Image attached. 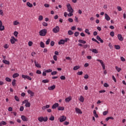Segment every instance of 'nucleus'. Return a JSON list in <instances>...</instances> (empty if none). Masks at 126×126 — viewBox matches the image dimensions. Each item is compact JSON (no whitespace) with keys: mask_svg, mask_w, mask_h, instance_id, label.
I'll return each instance as SVG.
<instances>
[{"mask_svg":"<svg viewBox=\"0 0 126 126\" xmlns=\"http://www.w3.org/2000/svg\"><path fill=\"white\" fill-rule=\"evenodd\" d=\"M38 120L40 123H42V122H47V121H48V117H43L42 116H41L38 118Z\"/></svg>","mask_w":126,"mask_h":126,"instance_id":"nucleus-1","label":"nucleus"},{"mask_svg":"<svg viewBox=\"0 0 126 126\" xmlns=\"http://www.w3.org/2000/svg\"><path fill=\"white\" fill-rule=\"evenodd\" d=\"M46 34H47L46 29H43L39 31L40 36H46Z\"/></svg>","mask_w":126,"mask_h":126,"instance_id":"nucleus-2","label":"nucleus"},{"mask_svg":"<svg viewBox=\"0 0 126 126\" xmlns=\"http://www.w3.org/2000/svg\"><path fill=\"white\" fill-rule=\"evenodd\" d=\"M52 31L54 33H58V32H60V27L58 26H56L53 28Z\"/></svg>","mask_w":126,"mask_h":126,"instance_id":"nucleus-3","label":"nucleus"},{"mask_svg":"<svg viewBox=\"0 0 126 126\" xmlns=\"http://www.w3.org/2000/svg\"><path fill=\"white\" fill-rule=\"evenodd\" d=\"M67 11L69 12H73V9H72V7H71V6L70 5V4H67Z\"/></svg>","mask_w":126,"mask_h":126,"instance_id":"nucleus-4","label":"nucleus"},{"mask_svg":"<svg viewBox=\"0 0 126 126\" xmlns=\"http://www.w3.org/2000/svg\"><path fill=\"white\" fill-rule=\"evenodd\" d=\"M22 78H24L25 80L28 79V80H32V78L28 75H22Z\"/></svg>","mask_w":126,"mask_h":126,"instance_id":"nucleus-5","label":"nucleus"},{"mask_svg":"<svg viewBox=\"0 0 126 126\" xmlns=\"http://www.w3.org/2000/svg\"><path fill=\"white\" fill-rule=\"evenodd\" d=\"M17 39H16L15 38V37H14V36H12L11 37L10 42H11V44H14V43H15V42H17Z\"/></svg>","mask_w":126,"mask_h":126,"instance_id":"nucleus-6","label":"nucleus"},{"mask_svg":"<svg viewBox=\"0 0 126 126\" xmlns=\"http://www.w3.org/2000/svg\"><path fill=\"white\" fill-rule=\"evenodd\" d=\"M65 120H66V117L64 116H61L60 122L61 123H63V122H64Z\"/></svg>","mask_w":126,"mask_h":126,"instance_id":"nucleus-7","label":"nucleus"},{"mask_svg":"<svg viewBox=\"0 0 126 126\" xmlns=\"http://www.w3.org/2000/svg\"><path fill=\"white\" fill-rule=\"evenodd\" d=\"M4 30V26H2V22L0 20V31H3Z\"/></svg>","mask_w":126,"mask_h":126,"instance_id":"nucleus-8","label":"nucleus"},{"mask_svg":"<svg viewBox=\"0 0 126 126\" xmlns=\"http://www.w3.org/2000/svg\"><path fill=\"white\" fill-rule=\"evenodd\" d=\"M117 37L119 41H124V37H123V35H122V34H118L117 35Z\"/></svg>","mask_w":126,"mask_h":126,"instance_id":"nucleus-9","label":"nucleus"},{"mask_svg":"<svg viewBox=\"0 0 126 126\" xmlns=\"http://www.w3.org/2000/svg\"><path fill=\"white\" fill-rule=\"evenodd\" d=\"M75 112L77 114H82V111H81V110H80V109L76 107L75 108Z\"/></svg>","mask_w":126,"mask_h":126,"instance_id":"nucleus-10","label":"nucleus"},{"mask_svg":"<svg viewBox=\"0 0 126 126\" xmlns=\"http://www.w3.org/2000/svg\"><path fill=\"white\" fill-rule=\"evenodd\" d=\"M21 118L22 121H23V122H27L28 121V118H27L24 115H22Z\"/></svg>","mask_w":126,"mask_h":126,"instance_id":"nucleus-11","label":"nucleus"},{"mask_svg":"<svg viewBox=\"0 0 126 126\" xmlns=\"http://www.w3.org/2000/svg\"><path fill=\"white\" fill-rule=\"evenodd\" d=\"M104 15H105V19H106L107 21H110V20H111V18H110V16H109L108 14L105 13Z\"/></svg>","mask_w":126,"mask_h":126,"instance_id":"nucleus-12","label":"nucleus"},{"mask_svg":"<svg viewBox=\"0 0 126 126\" xmlns=\"http://www.w3.org/2000/svg\"><path fill=\"white\" fill-rule=\"evenodd\" d=\"M59 104L58 103H56L54 104L52 106V109H57V108L59 107Z\"/></svg>","mask_w":126,"mask_h":126,"instance_id":"nucleus-13","label":"nucleus"},{"mask_svg":"<svg viewBox=\"0 0 126 126\" xmlns=\"http://www.w3.org/2000/svg\"><path fill=\"white\" fill-rule=\"evenodd\" d=\"M28 94H30L31 95V97H33V96H34V94H35L34 92L30 90H29L28 91Z\"/></svg>","mask_w":126,"mask_h":126,"instance_id":"nucleus-14","label":"nucleus"},{"mask_svg":"<svg viewBox=\"0 0 126 126\" xmlns=\"http://www.w3.org/2000/svg\"><path fill=\"white\" fill-rule=\"evenodd\" d=\"M49 108H50V105L47 104L46 105L42 107V110L45 111L46 109H49Z\"/></svg>","mask_w":126,"mask_h":126,"instance_id":"nucleus-15","label":"nucleus"},{"mask_svg":"<svg viewBox=\"0 0 126 126\" xmlns=\"http://www.w3.org/2000/svg\"><path fill=\"white\" fill-rule=\"evenodd\" d=\"M55 88H56V85H53L52 86L49 87L48 89V90H54V89H55Z\"/></svg>","mask_w":126,"mask_h":126,"instance_id":"nucleus-16","label":"nucleus"},{"mask_svg":"<svg viewBox=\"0 0 126 126\" xmlns=\"http://www.w3.org/2000/svg\"><path fill=\"white\" fill-rule=\"evenodd\" d=\"M71 100V96H69L65 99V102H66V103H68V102L70 101Z\"/></svg>","mask_w":126,"mask_h":126,"instance_id":"nucleus-17","label":"nucleus"},{"mask_svg":"<svg viewBox=\"0 0 126 126\" xmlns=\"http://www.w3.org/2000/svg\"><path fill=\"white\" fill-rule=\"evenodd\" d=\"M96 39L97 40H98V41H100V43H104V41L103 40V39H101V37H100L99 35L96 36Z\"/></svg>","mask_w":126,"mask_h":126,"instance_id":"nucleus-18","label":"nucleus"},{"mask_svg":"<svg viewBox=\"0 0 126 126\" xmlns=\"http://www.w3.org/2000/svg\"><path fill=\"white\" fill-rule=\"evenodd\" d=\"M79 100L80 102H81V103H83V102H84V97H83L82 95H81L79 98Z\"/></svg>","mask_w":126,"mask_h":126,"instance_id":"nucleus-19","label":"nucleus"},{"mask_svg":"<svg viewBox=\"0 0 126 126\" xmlns=\"http://www.w3.org/2000/svg\"><path fill=\"white\" fill-rule=\"evenodd\" d=\"M64 40L63 39H61L59 42L58 44L59 45H63V44H64Z\"/></svg>","mask_w":126,"mask_h":126,"instance_id":"nucleus-20","label":"nucleus"},{"mask_svg":"<svg viewBox=\"0 0 126 126\" xmlns=\"http://www.w3.org/2000/svg\"><path fill=\"white\" fill-rule=\"evenodd\" d=\"M27 5L28 6V7H33V4L30 2H27Z\"/></svg>","mask_w":126,"mask_h":126,"instance_id":"nucleus-21","label":"nucleus"},{"mask_svg":"<svg viewBox=\"0 0 126 126\" xmlns=\"http://www.w3.org/2000/svg\"><path fill=\"white\" fill-rule=\"evenodd\" d=\"M35 65L36 67H39V68H41V65L40 64L38 63V62H36V61H34Z\"/></svg>","mask_w":126,"mask_h":126,"instance_id":"nucleus-22","label":"nucleus"},{"mask_svg":"<svg viewBox=\"0 0 126 126\" xmlns=\"http://www.w3.org/2000/svg\"><path fill=\"white\" fill-rule=\"evenodd\" d=\"M58 111H63L64 110V107L63 106H58Z\"/></svg>","mask_w":126,"mask_h":126,"instance_id":"nucleus-23","label":"nucleus"},{"mask_svg":"<svg viewBox=\"0 0 126 126\" xmlns=\"http://www.w3.org/2000/svg\"><path fill=\"white\" fill-rule=\"evenodd\" d=\"M2 62L3 63H5V64H9V63H10L9 61L5 60H3L2 61Z\"/></svg>","mask_w":126,"mask_h":126,"instance_id":"nucleus-24","label":"nucleus"},{"mask_svg":"<svg viewBox=\"0 0 126 126\" xmlns=\"http://www.w3.org/2000/svg\"><path fill=\"white\" fill-rule=\"evenodd\" d=\"M18 76H19V74L17 73H15L13 75V78H16V77H18Z\"/></svg>","mask_w":126,"mask_h":126,"instance_id":"nucleus-25","label":"nucleus"},{"mask_svg":"<svg viewBox=\"0 0 126 126\" xmlns=\"http://www.w3.org/2000/svg\"><path fill=\"white\" fill-rule=\"evenodd\" d=\"M79 43H81L82 44H86V41L82 39H80L78 40Z\"/></svg>","mask_w":126,"mask_h":126,"instance_id":"nucleus-26","label":"nucleus"},{"mask_svg":"<svg viewBox=\"0 0 126 126\" xmlns=\"http://www.w3.org/2000/svg\"><path fill=\"white\" fill-rule=\"evenodd\" d=\"M92 52L94 53V54H98V50H97L96 49H93L92 50Z\"/></svg>","mask_w":126,"mask_h":126,"instance_id":"nucleus-27","label":"nucleus"},{"mask_svg":"<svg viewBox=\"0 0 126 126\" xmlns=\"http://www.w3.org/2000/svg\"><path fill=\"white\" fill-rule=\"evenodd\" d=\"M80 68V66H75L73 67V70H77V69H79Z\"/></svg>","mask_w":126,"mask_h":126,"instance_id":"nucleus-28","label":"nucleus"},{"mask_svg":"<svg viewBox=\"0 0 126 126\" xmlns=\"http://www.w3.org/2000/svg\"><path fill=\"white\" fill-rule=\"evenodd\" d=\"M49 81L48 79H44L42 80V82L43 83H49Z\"/></svg>","mask_w":126,"mask_h":126,"instance_id":"nucleus-29","label":"nucleus"},{"mask_svg":"<svg viewBox=\"0 0 126 126\" xmlns=\"http://www.w3.org/2000/svg\"><path fill=\"white\" fill-rule=\"evenodd\" d=\"M5 125H6V122L5 121H1V123H0V126H5Z\"/></svg>","mask_w":126,"mask_h":126,"instance_id":"nucleus-30","label":"nucleus"},{"mask_svg":"<svg viewBox=\"0 0 126 126\" xmlns=\"http://www.w3.org/2000/svg\"><path fill=\"white\" fill-rule=\"evenodd\" d=\"M96 61H97V62H99V63H101V65H103L104 64V62H103L102 60L97 59Z\"/></svg>","mask_w":126,"mask_h":126,"instance_id":"nucleus-31","label":"nucleus"},{"mask_svg":"<svg viewBox=\"0 0 126 126\" xmlns=\"http://www.w3.org/2000/svg\"><path fill=\"white\" fill-rule=\"evenodd\" d=\"M115 68H116V70L118 71V72H120V71H121V70H122V68H119V67H118V66H116Z\"/></svg>","mask_w":126,"mask_h":126,"instance_id":"nucleus-32","label":"nucleus"},{"mask_svg":"<svg viewBox=\"0 0 126 126\" xmlns=\"http://www.w3.org/2000/svg\"><path fill=\"white\" fill-rule=\"evenodd\" d=\"M85 32L86 33V34H88V35H90V32H89V30L88 29H86L85 30Z\"/></svg>","mask_w":126,"mask_h":126,"instance_id":"nucleus-33","label":"nucleus"},{"mask_svg":"<svg viewBox=\"0 0 126 126\" xmlns=\"http://www.w3.org/2000/svg\"><path fill=\"white\" fill-rule=\"evenodd\" d=\"M12 84L13 86H15V85L16 84V80L15 79L13 80L12 82Z\"/></svg>","mask_w":126,"mask_h":126,"instance_id":"nucleus-34","label":"nucleus"},{"mask_svg":"<svg viewBox=\"0 0 126 126\" xmlns=\"http://www.w3.org/2000/svg\"><path fill=\"white\" fill-rule=\"evenodd\" d=\"M40 47L41 48H45V43L42 41L40 42Z\"/></svg>","mask_w":126,"mask_h":126,"instance_id":"nucleus-35","label":"nucleus"},{"mask_svg":"<svg viewBox=\"0 0 126 126\" xmlns=\"http://www.w3.org/2000/svg\"><path fill=\"white\" fill-rule=\"evenodd\" d=\"M5 80H6V81H7V82H11V79L8 77H6Z\"/></svg>","mask_w":126,"mask_h":126,"instance_id":"nucleus-36","label":"nucleus"},{"mask_svg":"<svg viewBox=\"0 0 126 126\" xmlns=\"http://www.w3.org/2000/svg\"><path fill=\"white\" fill-rule=\"evenodd\" d=\"M30 106H31V105L30 104V102H29L28 101L25 104V107H29H29H30Z\"/></svg>","mask_w":126,"mask_h":126,"instance_id":"nucleus-37","label":"nucleus"},{"mask_svg":"<svg viewBox=\"0 0 126 126\" xmlns=\"http://www.w3.org/2000/svg\"><path fill=\"white\" fill-rule=\"evenodd\" d=\"M14 98H15V100H16L17 102H19L20 101V100L19 99V98L18 97V96H17V95H15L14 96Z\"/></svg>","mask_w":126,"mask_h":126,"instance_id":"nucleus-38","label":"nucleus"},{"mask_svg":"<svg viewBox=\"0 0 126 126\" xmlns=\"http://www.w3.org/2000/svg\"><path fill=\"white\" fill-rule=\"evenodd\" d=\"M50 42H51V39L48 38L47 41H46V45H49V44H50Z\"/></svg>","mask_w":126,"mask_h":126,"instance_id":"nucleus-39","label":"nucleus"},{"mask_svg":"<svg viewBox=\"0 0 126 126\" xmlns=\"http://www.w3.org/2000/svg\"><path fill=\"white\" fill-rule=\"evenodd\" d=\"M49 120L50 121H54L55 120V117L53 116L52 115H51L50 118H49Z\"/></svg>","mask_w":126,"mask_h":126,"instance_id":"nucleus-40","label":"nucleus"},{"mask_svg":"<svg viewBox=\"0 0 126 126\" xmlns=\"http://www.w3.org/2000/svg\"><path fill=\"white\" fill-rule=\"evenodd\" d=\"M115 48L116 50H120V49H121V46L120 45H115Z\"/></svg>","mask_w":126,"mask_h":126,"instance_id":"nucleus-41","label":"nucleus"},{"mask_svg":"<svg viewBox=\"0 0 126 126\" xmlns=\"http://www.w3.org/2000/svg\"><path fill=\"white\" fill-rule=\"evenodd\" d=\"M38 20H39V21H42V20H43V16L40 15L38 17Z\"/></svg>","mask_w":126,"mask_h":126,"instance_id":"nucleus-42","label":"nucleus"},{"mask_svg":"<svg viewBox=\"0 0 126 126\" xmlns=\"http://www.w3.org/2000/svg\"><path fill=\"white\" fill-rule=\"evenodd\" d=\"M68 34L69 35H73V32L72 31H71V30H69L68 31Z\"/></svg>","mask_w":126,"mask_h":126,"instance_id":"nucleus-43","label":"nucleus"},{"mask_svg":"<svg viewBox=\"0 0 126 126\" xmlns=\"http://www.w3.org/2000/svg\"><path fill=\"white\" fill-rule=\"evenodd\" d=\"M110 35L111 37H114L115 36V32H110Z\"/></svg>","mask_w":126,"mask_h":126,"instance_id":"nucleus-44","label":"nucleus"},{"mask_svg":"<svg viewBox=\"0 0 126 126\" xmlns=\"http://www.w3.org/2000/svg\"><path fill=\"white\" fill-rule=\"evenodd\" d=\"M77 74L78 75H82V74H83V72H82V71H79L77 73Z\"/></svg>","mask_w":126,"mask_h":126,"instance_id":"nucleus-45","label":"nucleus"},{"mask_svg":"<svg viewBox=\"0 0 126 126\" xmlns=\"http://www.w3.org/2000/svg\"><path fill=\"white\" fill-rule=\"evenodd\" d=\"M53 60L56 61H58V56L57 55L53 56Z\"/></svg>","mask_w":126,"mask_h":126,"instance_id":"nucleus-46","label":"nucleus"},{"mask_svg":"<svg viewBox=\"0 0 126 126\" xmlns=\"http://www.w3.org/2000/svg\"><path fill=\"white\" fill-rule=\"evenodd\" d=\"M79 32H75V33H74V36L75 37H77V36H79Z\"/></svg>","mask_w":126,"mask_h":126,"instance_id":"nucleus-47","label":"nucleus"},{"mask_svg":"<svg viewBox=\"0 0 126 126\" xmlns=\"http://www.w3.org/2000/svg\"><path fill=\"white\" fill-rule=\"evenodd\" d=\"M18 24H19V22H17V21L13 22V25H18Z\"/></svg>","mask_w":126,"mask_h":126,"instance_id":"nucleus-48","label":"nucleus"},{"mask_svg":"<svg viewBox=\"0 0 126 126\" xmlns=\"http://www.w3.org/2000/svg\"><path fill=\"white\" fill-rule=\"evenodd\" d=\"M60 79H61V80H65V76H61L60 77Z\"/></svg>","mask_w":126,"mask_h":126,"instance_id":"nucleus-49","label":"nucleus"},{"mask_svg":"<svg viewBox=\"0 0 126 126\" xmlns=\"http://www.w3.org/2000/svg\"><path fill=\"white\" fill-rule=\"evenodd\" d=\"M90 45L86 44L84 45V49H87V48H89Z\"/></svg>","mask_w":126,"mask_h":126,"instance_id":"nucleus-50","label":"nucleus"},{"mask_svg":"<svg viewBox=\"0 0 126 126\" xmlns=\"http://www.w3.org/2000/svg\"><path fill=\"white\" fill-rule=\"evenodd\" d=\"M73 12H69V13L67 14V16L69 17H70L71 16H72V15H73Z\"/></svg>","mask_w":126,"mask_h":126,"instance_id":"nucleus-51","label":"nucleus"},{"mask_svg":"<svg viewBox=\"0 0 126 126\" xmlns=\"http://www.w3.org/2000/svg\"><path fill=\"white\" fill-rule=\"evenodd\" d=\"M50 45L51 47H54V46L55 45V41H52L50 43Z\"/></svg>","mask_w":126,"mask_h":126,"instance_id":"nucleus-52","label":"nucleus"},{"mask_svg":"<svg viewBox=\"0 0 126 126\" xmlns=\"http://www.w3.org/2000/svg\"><path fill=\"white\" fill-rule=\"evenodd\" d=\"M42 25L44 26L45 27L48 26V24L45 22L42 23Z\"/></svg>","mask_w":126,"mask_h":126,"instance_id":"nucleus-53","label":"nucleus"},{"mask_svg":"<svg viewBox=\"0 0 126 126\" xmlns=\"http://www.w3.org/2000/svg\"><path fill=\"white\" fill-rule=\"evenodd\" d=\"M28 45H29V47H31V46H32L33 45V42H32V41H29L28 42Z\"/></svg>","mask_w":126,"mask_h":126,"instance_id":"nucleus-54","label":"nucleus"},{"mask_svg":"<svg viewBox=\"0 0 126 126\" xmlns=\"http://www.w3.org/2000/svg\"><path fill=\"white\" fill-rule=\"evenodd\" d=\"M24 110V107L21 106L20 108V112H23Z\"/></svg>","mask_w":126,"mask_h":126,"instance_id":"nucleus-55","label":"nucleus"},{"mask_svg":"<svg viewBox=\"0 0 126 126\" xmlns=\"http://www.w3.org/2000/svg\"><path fill=\"white\" fill-rule=\"evenodd\" d=\"M68 21L70 23L73 22V19H72L71 18H69L68 19Z\"/></svg>","mask_w":126,"mask_h":126,"instance_id":"nucleus-56","label":"nucleus"},{"mask_svg":"<svg viewBox=\"0 0 126 126\" xmlns=\"http://www.w3.org/2000/svg\"><path fill=\"white\" fill-rule=\"evenodd\" d=\"M84 77L85 79H88V78H89V76L88 75V74H86L84 75Z\"/></svg>","mask_w":126,"mask_h":126,"instance_id":"nucleus-57","label":"nucleus"},{"mask_svg":"<svg viewBox=\"0 0 126 126\" xmlns=\"http://www.w3.org/2000/svg\"><path fill=\"white\" fill-rule=\"evenodd\" d=\"M120 59L122 62H126V59H125V58H124L123 57H121L120 58Z\"/></svg>","mask_w":126,"mask_h":126,"instance_id":"nucleus-58","label":"nucleus"},{"mask_svg":"<svg viewBox=\"0 0 126 126\" xmlns=\"http://www.w3.org/2000/svg\"><path fill=\"white\" fill-rule=\"evenodd\" d=\"M118 11H122V7L120 6H117Z\"/></svg>","mask_w":126,"mask_h":126,"instance_id":"nucleus-59","label":"nucleus"},{"mask_svg":"<svg viewBox=\"0 0 126 126\" xmlns=\"http://www.w3.org/2000/svg\"><path fill=\"white\" fill-rule=\"evenodd\" d=\"M8 47H9L8 44H5L3 46V48H4V49H8Z\"/></svg>","mask_w":126,"mask_h":126,"instance_id":"nucleus-60","label":"nucleus"},{"mask_svg":"<svg viewBox=\"0 0 126 126\" xmlns=\"http://www.w3.org/2000/svg\"><path fill=\"white\" fill-rule=\"evenodd\" d=\"M45 71L46 73H48V72H52V70L51 69H49L46 70Z\"/></svg>","mask_w":126,"mask_h":126,"instance_id":"nucleus-61","label":"nucleus"},{"mask_svg":"<svg viewBox=\"0 0 126 126\" xmlns=\"http://www.w3.org/2000/svg\"><path fill=\"white\" fill-rule=\"evenodd\" d=\"M14 36H15V37H17V35H18V32H14Z\"/></svg>","mask_w":126,"mask_h":126,"instance_id":"nucleus-62","label":"nucleus"},{"mask_svg":"<svg viewBox=\"0 0 126 126\" xmlns=\"http://www.w3.org/2000/svg\"><path fill=\"white\" fill-rule=\"evenodd\" d=\"M57 71H53L51 72V75H56L57 74Z\"/></svg>","mask_w":126,"mask_h":126,"instance_id":"nucleus-63","label":"nucleus"},{"mask_svg":"<svg viewBox=\"0 0 126 126\" xmlns=\"http://www.w3.org/2000/svg\"><path fill=\"white\" fill-rule=\"evenodd\" d=\"M37 74H41L42 73V72L40 70H37L36 71Z\"/></svg>","mask_w":126,"mask_h":126,"instance_id":"nucleus-64","label":"nucleus"}]
</instances>
